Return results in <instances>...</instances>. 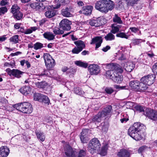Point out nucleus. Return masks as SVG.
<instances>
[{"instance_id": "obj_37", "label": "nucleus", "mask_w": 157, "mask_h": 157, "mask_svg": "<svg viewBox=\"0 0 157 157\" xmlns=\"http://www.w3.org/2000/svg\"><path fill=\"white\" fill-rule=\"evenodd\" d=\"M60 29V28L56 27L53 29V32L55 35H61L64 33L63 30H62Z\"/></svg>"}, {"instance_id": "obj_26", "label": "nucleus", "mask_w": 157, "mask_h": 157, "mask_svg": "<svg viewBox=\"0 0 157 157\" xmlns=\"http://www.w3.org/2000/svg\"><path fill=\"white\" fill-rule=\"evenodd\" d=\"M30 7L36 10H38L43 6V4L41 2H35L30 4Z\"/></svg>"}, {"instance_id": "obj_19", "label": "nucleus", "mask_w": 157, "mask_h": 157, "mask_svg": "<svg viewBox=\"0 0 157 157\" xmlns=\"http://www.w3.org/2000/svg\"><path fill=\"white\" fill-rule=\"evenodd\" d=\"M102 42V37L101 36H97L92 39L90 44H93L97 42L96 44L95 48L97 49L101 46Z\"/></svg>"}, {"instance_id": "obj_54", "label": "nucleus", "mask_w": 157, "mask_h": 157, "mask_svg": "<svg viewBox=\"0 0 157 157\" xmlns=\"http://www.w3.org/2000/svg\"><path fill=\"white\" fill-rule=\"evenodd\" d=\"M147 147L146 146H143L140 147L138 150V152L139 153H141L145 150L147 148Z\"/></svg>"}, {"instance_id": "obj_15", "label": "nucleus", "mask_w": 157, "mask_h": 157, "mask_svg": "<svg viewBox=\"0 0 157 157\" xmlns=\"http://www.w3.org/2000/svg\"><path fill=\"white\" fill-rule=\"evenodd\" d=\"M104 19L100 18L93 19L89 20L88 23L91 26L98 27L103 25L105 23L103 22Z\"/></svg>"}, {"instance_id": "obj_28", "label": "nucleus", "mask_w": 157, "mask_h": 157, "mask_svg": "<svg viewBox=\"0 0 157 157\" xmlns=\"http://www.w3.org/2000/svg\"><path fill=\"white\" fill-rule=\"evenodd\" d=\"M44 37L49 40H53L55 38V36L50 32H47L44 33L43 34Z\"/></svg>"}, {"instance_id": "obj_59", "label": "nucleus", "mask_w": 157, "mask_h": 157, "mask_svg": "<svg viewBox=\"0 0 157 157\" xmlns=\"http://www.w3.org/2000/svg\"><path fill=\"white\" fill-rule=\"evenodd\" d=\"M129 29L132 32L134 33H136L139 30V29L135 27H130Z\"/></svg>"}, {"instance_id": "obj_9", "label": "nucleus", "mask_w": 157, "mask_h": 157, "mask_svg": "<svg viewBox=\"0 0 157 157\" xmlns=\"http://www.w3.org/2000/svg\"><path fill=\"white\" fill-rule=\"evenodd\" d=\"M156 78L155 75L154 74L148 75L141 78L140 81L144 84L150 86L153 83Z\"/></svg>"}, {"instance_id": "obj_5", "label": "nucleus", "mask_w": 157, "mask_h": 157, "mask_svg": "<svg viewBox=\"0 0 157 157\" xmlns=\"http://www.w3.org/2000/svg\"><path fill=\"white\" fill-rule=\"evenodd\" d=\"M129 85L131 89L136 90L138 91H144L147 90L148 87L141 82L133 80L130 81Z\"/></svg>"}, {"instance_id": "obj_23", "label": "nucleus", "mask_w": 157, "mask_h": 157, "mask_svg": "<svg viewBox=\"0 0 157 157\" xmlns=\"http://www.w3.org/2000/svg\"><path fill=\"white\" fill-rule=\"evenodd\" d=\"M93 9V7L91 6H86L83 7L81 11L83 14L89 15L91 13Z\"/></svg>"}, {"instance_id": "obj_61", "label": "nucleus", "mask_w": 157, "mask_h": 157, "mask_svg": "<svg viewBox=\"0 0 157 157\" xmlns=\"http://www.w3.org/2000/svg\"><path fill=\"white\" fill-rule=\"evenodd\" d=\"M7 0H2L0 2V5L2 6H4L7 4Z\"/></svg>"}, {"instance_id": "obj_52", "label": "nucleus", "mask_w": 157, "mask_h": 157, "mask_svg": "<svg viewBox=\"0 0 157 157\" xmlns=\"http://www.w3.org/2000/svg\"><path fill=\"white\" fill-rule=\"evenodd\" d=\"M49 72L48 71L45 70L41 74H38L37 75H38L40 77L44 76H49Z\"/></svg>"}, {"instance_id": "obj_43", "label": "nucleus", "mask_w": 157, "mask_h": 157, "mask_svg": "<svg viewBox=\"0 0 157 157\" xmlns=\"http://www.w3.org/2000/svg\"><path fill=\"white\" fill-rule=\"evenodd\" d=\"M135 109L139 111L140 112H144V107L143 106L139 105H137L134 107Z\"/></svg>"}, {"instance_id": "obj_48", "label": "nucleus", "mask_w": 157, "mask_h": 157, "mask_svg": "<svg viewBox=\"0 0 157 157\" xmlns=\"http://www.w3.org/2000/svg\"><path fill=\"white\" fill-rule=\"evenodd\" d=\"M8 10L6 7H2L0 8V16L4 15L7 12Z\"/></svg>"}, {"instance_id": "obj_46", "label": "nucleus", "mask_w": 157, "mask_h": 157, "mask_svg": "<svg viewBox=\"0 0 157 157\" xmlns=\"http://www.w3.org/2000/svg\"><path fill=\"white\" fill-rule=\"evenodd\" d=\"M43 47V44L38 42H36L34 45V48L36 50L40 49Z\"/></svg>"}, {"instance_id": "obj_64", "label": "nucleus", "mask_w": 157, "mask_h": 157, "mask_svg": "<svg viewBox=\"0 0 157 157\" xmlns=\"http://www.w3.org/2000/svg\"><path fill=\"white\" fill-rule=\"evenodd\" d=\"M89 52L87 51L84 50L81 52V54L83 56L88 55L89 54Z\"/></svg>"}, {"instance_id": "obj_25", "label": "nucleus", "mask_w": 157, "mask_h": 157, "mask_svg": "<svg viewBox=\"0 0 157 157\" xmlns=\"http://www.w3.org/2000/svg\"><path fill=\"white\" fill-rule=\"evenodd\" d=\"M61 14L63 16L66 17H71L72 16V14L70 12V10L67 7L62 10Z\"/></svg>"}, {"instance_id": "obj_42", "label": "nucleus", "mask_w": 157, "mask_h": 157, "mask_svg": "<svg viewBox=\"0 0 157 157\" xmlns=\"http://www.w3.org/2000/svg\"><path fill=\"white\" fill-rule=\"evenodd\" d=\"M36 86L38 88H44L47 85V83L45 82H36L35 83Z\"/></svg>"}, {"instance_id": "obj_40", "label": "nucleus", "mask_w": 157, "mask_h": 157, "mask_svg": "<svg viewBox=\"0 0 157 157\" xmlns=\"http://www.w3.org/2000/svg\"><path fill=\"white\" fill-rule=\"evenodd\" d=\"M113 21L115 23L119 24H122L123 22L121 20V18L119 17H118L117 15L115 14L114 17L113 18Z\"/></svg>"}, {"instance_id": "obj_58", "label": "nucleus", "mask_w": 157, "mask_h": 157, "mask_svg": "<svg viewBox=\"0 0 157 157\" xmlns=\"http://www.w3.org/2000/svg\"><path fill=\"white\" fill-rule=\"evenodd\" d=\"M0 102L3 104H6L7 102V100L3 97H0Z\"/></svg>"}, {"instance_id": "obj_50", "label": "nucleus", "mask_w": 157, "mask_h": 157, "mask_svg": "<svg viewBox=\"0 0 157 157\" xmlns=\"http://www.w3.org/2000/svg\"><path fill=\"white\" fill-rule=\"evenodd\" d=\"M105 91L108 94H111L113 92V89L111 87H107L105 88Z\"/></svg>"}, {"instance_id": "obj_55", "label": "nucleus", "mask_w": 157, "mask_h": 157, "mask_svg": "<svg viewBox=\"0 0 157 157\" xmlns=\"http://www.w3.org/2000/svg\"><path fill=\"white\" fill-rule=\"evenodd\" d=\"M142 40L140 39H134L132 40V43L134 45L138 44L142 41Z\"/></svg>"}, {"instance_id": "obj_11", "label": "nucleus", "mask_w": 157, "mask_h": 157, "mask_svg": "<svg viewBox=\"0 0 157 157\" xmlns=\"http://www.w3.org/2000/svg\"><path fill=\"white\" fill-rule=\"evenodd\" d=\"M6 71L10 76H13L17 78H20L21 75L24 73V72L19 70L15 69L11 70L10 68H7L6 70Z\"/></svg>"}, {"instance_id": "obj_10", "label": "nucleus", "mask_w": 157, "mask_h": 157, "mask_svg": "<svg viewBox=\"0 0 157 157\" xmlns=\"http://www.w3.org/2000/svg\"><path fill=\"white\" fill-rule=\"evenodd\" d=\"M74 44L77 47H75L72 50V52L73 54L79 53L86 46L84 42L81 40L75 41Z\"/></svg>"}, {"instance_id": "obj_17", "label": "nucleus", "mask_w": 157, "mask_h": 157, "mask_svg": "<svg viewBox=\"0 0 157 157\" xmlns=\"http://www.w3.org/2000/svg\"><path fill=\"white\" fill-rule=\"evenodd\" d=\"M80 139L82 142L83 143H87L89 140L88 137V129H83L81 133Z\"/></svg>"}, {"instance_id": "obj_22", "label": "nucleus", "mask_w": 157, "mask_h": 157, "mask_svg": "<svg viewBox=\"0 0 157 157\" xmlns=\"http://www.w3.org/2000/svg\"><path fill=\"white\" fill-rule=\"evenodd\" d=\"M9 153V149L7 146H2L0 148V155L2 157H7Z\"/></svg>"}, {"instance_id": "obj_12", "label": "nucleus", "mask_w": 157, "mask_h": 157, "mask_svg": "<svg viewBox=\"0 0 157 157\" xmlns=\"http://www.w3.org/2000/svg\"><path fill=\"white\" fill-rule=\"evenodd\" d=\"M145 115L149 119L154 121H157V112L150 108H147L145 110Z\"/></svg>"}, {"instance_id": "obj_24", "label": "nucleus", "mask_w": 157, "mask_h": 157, "mask_svg": "<svg viewBox=\"0 0 157 157\" xmlns=\"http://www.w3.org/2000/svg\"><path fill=\"white\" fill-rule=\"evenodd\" d=\"M19 90L21 93L26 95L30 93L31 89L29 86H25L19 89Z\"/></svg>"}, {"instance_id": "obj_2", "label": "nucleus", "mask_w": 157, "mask_h": 157, "mask_svg": "<svg viewBox=\"0 0 157 157\" xmlns=\"http://www.w3.org/2000/svg\"><path fill=\"white\" fill-rule=\"evenodd\" d=\"M146 127L140 122L134 123L133 126L130 127L128 130V134L133 139L139 141L145 136Z\"/></svg>"}, {"instance_id": "obj_45", "label": "nucleus", "mask_w": 157, "mask_h": 157, "mask_svg": "<svg viewBox=\"0 0 157 157\" xmlns=\"http://www.w3.org/2000/svg\"><path fill=\"white\" fill-rule=\"evenodd\" d=\"M74 91L76 94L80 95L83 94L84 93L81 88L78 87H76L74 88Z\"/></svg>"}, {"instance_id": "obj_60", "label": "nucleus", "mask_w": 157, "mask_h": 157, "mask_svg": "<svg viewBox=\"0 0 157 157\" xmlns=\"http://www.w3.org/2000/svg\"><path fill=\"white\" fill-rule=\"evenodd\" d=\"M21 25V23H16L14 26V28L15 29H19Z\"/></svg>"}, {"instance_id": "obj_1", "label": "nucleus", "mask_w": 157, "mask_h": 157, "mask_svg": "<svg viewBox=\"0 0 157 157\" xmlns=\"http://www.w3.org/2000/svg\"><path fill=\"white\" fill-rule=\"evenodd\" d=\"M104 65L105 66L106 69L110 70L106 72V77L115 82L120 83L123 80V76L119 75L120 72L122 71L120 66L113 63H106Z\"/></svg>"}, {"instance_id": "obj_41", "label": "nucleus", "mask_w": 157, "mask_h": 157, "mask_svg": "<svg viewBox=\"0 0 157 157\" xmlns=\"http://www.w3.org/2000/svg\"><path fill=\"white\" fill-rule=\"evenodd\" d=\"M140 0H126L127 5L128 6H133L134 5L137 4Z\"/></svg>"}, {"instance_id": "obj_39", "label": "nucleus", "mask_w": 157, "mask_h": 157, "mask_svg": "<svg viewBox=\"0 0 157 157\" xmlns=\"http://www.w3.org/2000/svg\"><path fill=\"white\" fill-rule=\"evenodd\" d=\"M108 149V145H105L101 148L100 152V155L103 156L105 155L106 154Z\"/></svg>"}, {"instance_id": "obj_6", "label": "nucleus", "mask_w": 157, "mask_h": 157, "mask_svg": "<svg viewBox=\"0 0 157 157\" xmlns=\"http://www.w3.org/2000/svg\"><path fill=\"white\" fill-rule=\"evenodd\" d=\"M101 146L99 140L96 138L92 139L89 143L88 149L90 153H93L94 151L98 150Z\"/></svg>"}, {"instance_id": "obj_51", "label": "nucleus", "mask_w": 157, "mask_h": 157, "mask_svg": "<svg viewBox=\"0 0 157 157\" xmlns=\"http://www.w3.org/2000/svg\"><path fill=\"white\" fill-rule=\"evenodd\" d=\"M76 72V69L74 68L70 67L68 68L67 72H66L67 74H70V75H73Z\"/></svg>"}, {"instance_id": "obj_16", "label": "nucleus", "mask_w": 157, "mask_h": 157, "mask_svg": "<svg viewBox=\"0 0 157 157\" xmlns=\"http://www.w3.org/2000/svg\"><path fill=\"white\" fill-rule=\"evenodd\" d=\"M88 69L91 75H97L100 71L99 67L96 64L90 65L88 67Z\"/></svg>"}, {"instance_id": "obj_20", "label": "nucleus", "mask_w": 157, "mask_h": 157, "mask_svg": "<svg viewBox=\"0 0 157 157\" xmlns=\"http://www.w3.org/2000/svg\"><path fill=\"white\" fill-rule=\"evenodd\" d=\"M20 29L19 32L24 33L25 34H28L32 33L33 31H35L37 29V28L36 26L32 27L25 30L24 28L21 27H20Z\"/></svg>"}, {"instance_id": "obj_44", "label": "nucleus", "mask_w": 157, "mask_h": 157, "mask_svg": "<svg viewBox=\"0 0 157 157\" xmlns=\"http://www.w3.org/2000/svg\"><path fill=\"white\" fill-rule=\"evenodd\" d=\"M41 100V102H43L44 103L48 105L50 103V101L48 98L46 96L43 94Z\"/></svg>"}, {"instance_id": "obj_18", "label": "nucleus", "mask_w": 157, "mask_h": 157, "mask_svg": "<svg viewBox=\"0 0 157 157\" xmlns=\"http://www.w3.org/2000/svg\"><path fill=\"white\" fill-rule=\"evenodd\" d=\"M117 157H130V151L125 149H120L117 154Z\"/></svg>"}, {"instance_id": "obj_62", "label": "nucleus", "mask_w": 157, "mask_h": 157, "mask_svg": "<svg viewBox=\"0 0 157 157\" xmlns=\"http://www.w3.org/2000/svg\"><path fill=\"white\" fill-rule=\"evenodd\" d=\"M110 47L109 46H107L105 47H104L102 49V50L104 52H106L108 50L110 49Z\"/></svg>"}, {"instance_id": "obj_8", "label": "nucleus", "mask_w": 157, "mask_h": 157, "mask_svg": "<svg viewBox=\"0 0 157 157\" xmlns=\"http://www.w3.org/2000/svg\"><path fill=\"white\" fill-rule=\"evenodd\" d=\"M64 149L65 157H77V152L76 149L72 148L70 145H65Z\"/></svg>"}, {"instance_id": "obj_7", "label": "nucleus", "mask_w": 157, "mask_h": 157, "mask_svg": "<svg viewBox=\"0 0 157 157\" xmlns=\"http://www.w3.org/2000/svg\"><path fill=\"white\" fill-rule=\"evenodd\" d=\"M43 56L46 66L48 69L49 70L52 69L56 64L55 60L52 58L49 54L48 53H44Z\"/></svg>"}, {"instance_id": "obj_14", "label": "nucleus", "mask_w": 157, "mask_h": 157, "mask_svg": "<svg viewBox=\"0 0 157 157\" xmlns=\"http://www.w3.org/2000/svg\"><path fill=\"white\" fill-rule=\"evenodd\" d=\"M49 7H51L49 6H44V8L45 9L46 8H48V10L46 11L44 14L46 17L48 18H50L55 16L57 13V10L54 9H50Z\"/></svg>"}, {"instance_id": "obj_38", "label": "nucleus", "mask_w": 157, "mask_h": 157, "mask_svg": "<svg viewBox=\"0 0 157 157\" xmlns=\"http://www.w3.org/2000/svg\"><path fill=\"white\" fill-rule=\"evenodd\" d=\"M19 36L18 35H15L12 36L10 39V42H13L14 44H16L18 42Z\"/></svg>"}, {"instance_id": "obj_56", "label": "nucleus", "mask_w": 157, "mask_h": 157, "mask_svg": "<svg viewBox=\"0 0 157 157\" xmlns=\"http://www.w3.org/2000/svg\"><path fill=\"white\" fill-rule=\"evenodd\" d=\"M118 59L120 60H124L126 59L124 55L122 53L118 54Z\"/></svg>"}, {"instance_id": "obj_47", "label": "nucleus", "mask_w": 157, "mask_h": 157, "mask_svg": "<svg viewBox=\"0 0 157 157\" xmlns=\"http://www.w3.org/2000/svg\"><path fill=\"white\" fill-rule=\"evenodd\" d=\"M116 36L121 38H125L128 39V36L125 33L120 32L116 34Z\"/></svg>"}, {"instance_id": "obj_33", "label": "nucleus", "mask_w": 157, "mask_h": 157, "mask_svg": "<svg viewBox=\"0 0 157 157\" xmlns=\"http://www.w3.org/2000/svg\"><path fill=\"white\" fill-rule=\"evenodd\" d=\"M22 13L20 11L13 14V18L17 20H19L21 19L23 17Z\"/></svg>"}, {"instance_id": "obj_49", "label": "nucleus", "mask_w": 157, "mask_h": 157, "mask_svg": "<svg viewBox=\"0 0 157 157\" xmlns=\"http://www.w3.org/2000/svg\"><path fill=\"white\" fill-rule=\"evenodd\" d=\"M86 155V150H81L79 151L77 157H85Z\"/></svg>"}, {"instance_id": "obj_30", "label": "nucleus", "mask_w": 157, "mask_h": 157, "mask_svg": "<svg viewBox=\"0 0 157 157\" xmlns=\"http://www.w3.org/2000/svg\"><path fill=\"white\" fill-rule=\"evenodd\" d=\"M75 64L77 66L85 68H86L88 66V64L87 63H84L81 60L75 61Z\"/></svg>"}, {"instance_id": "obj_3", "label": "nucleus", "mask_w": 157, "mask_h": 157, "mask_svg": "<svg viewBox=\"0 0 157 157\" xmlns=\"http://www.w3.org/2000/svg\"><path fill=\"white\" fill-rule=\"evenodd\" d=\"M114 3L111 0H99L95 4V9L102 13L106 14L114 8Z\"/></svg>"}, {"instance_id": "obj_32", "label": "nucleus", "mask_w": 157, "mask_h": 157, "mask_svg": "<svg viewBox=\"0 0 157 157\" xmlns=\"http://www.w3.org/2000/svg\"><path fill=\"white\" fill-rule=\"evenodd\" d=\"M20 8L17 4H14L12 6L11 8L10 12L13 14L17 12L20 11Z\"/></svg>"}, {"instance_id": "obj_13", "label": "nucleus", "mask_w": 157, "mask_h": 157, "mask_svg": "<svg viewBox=\"0 0 157 157\" xmlns=\"http://www.w3.org/2000/svg\"><path fill=\"white\" fill-rule=\"evenodd\" d=\"M71 22L67 19H63L59 24L60 28L63 30L68 31L71 29Z\"/></svg>"}, {"instance_id": "obj_36", "label": "nucleus", "mask_w": 157, "mask_h": 157, "mask_svg": "<svg viewBox=\"0 0 157 157\" xmlns=\"http://www.w3.org/2000/svg\"><path fill=\"white\" fill-rule=\"evenodd\" d=\"M37 138L41 141H43L45 139V136L43 132H36V133Z\"/></svg>"}, {"instance_id": "obj_57", "label": "nucleus", "mask_w": 157, "mask_h": 157, "mask_svg": "<svg viewBox=\"0 0 157 157\" xmlns=\"http://www.w3.org/2000/svg\"><path fill=\"white\" fill-rule=\"evenodd\" d=\"M152 70L154 73L156 74L157 75V63H155L153 65Z\"/></svg>"}, {"instance_id": "obj_27", "label": "nucleus", "mask_w": 157, "mask_h": 157, "mask_svg": "<svg viewBox=\"0 0 157 157\" xmlns=\"http://www.w3.org/2000/svg\"><path fill=\"white\" fill-rule=\"evenodd\" d=\"M69 2V0H58L57 3L55 7V9L59 8L61 5H64L66 4Z\"/></svg>"}, {"instance_id": "obj_35", "label": "nucleus", "mask_w": 157, "mask_h": 157, "mask_svg": "<svg viewBox=\"0 0 157 157\" xmlns=\"http://www.w3.org/2000/svg\"><path fill=\"white\" fill-rule=\"evenodd\" d=\"M115 36L112 33H109L105 36L104 38L106 41H112L114 40Z\"/></svg>"}, {"instance_id": "obj_34", "label": "nucleus", "mask_w": 157, "mask_h": 157, "mask_svg": "<svg viewBox=\"0 0 157 157\" xmlns=\"http://www.w3.org/2000/svg\"><path fill=\"white\" fill-rule=\"evenodd\" d=\"M43 95V94L40 93H35L34 94V99L35 101L41 102V101H42L41 99Z\"/></svg>"}, {"instance_id": "obj_53", "label": "nucleus", "mask_w": 157, "mask_h": 157, "mask_svg": "<svg viewBox=\"0 0 157 157\" xmlns=\"http://www.w3.org/2000/svg\"><path fill=\"white\" fill-rule=\"evenodd\" d=\"M119 30V27L118 26H113L112 27V30L111 31V32L115 34L116 33L118 32Z\"/></svg>"}, {"instance_id": "obj_21", "label": "nucleus", "mask_w": 157, "mask_h": 157, "mask_svg": "<svg viewBox=\"0 0 157 157\" xmlns=\"http://www.w3.org/2000/svg\"><path fill=\"white\" fill-rule=\"evenodd\" d=\"M112 107V106L108 105L104 108L102 111L100 112L103 117L111 115Z\"/></svg>"}, {"instance_id": "obj_63", "label": "nucleus", "mask_w": 157, "mask_h": 157, "mask_svg": "<svg viewBox=\"0 0 157 157\" xmlns=\"http://www.w3.org/2000/svg\"><path fill=\"white\" fill-rule=\"evenodd\" d=\"M21 53V52H17L15 53H12L10 55L12 56H17L19 54H20Z\"/></svg>"}, {"instance_id": "obj_4", "label": "nucleus", "mask_w": 157, "mask_h": 157, "mask_svg": "<svg viewBox=\"0 0 157 157\" xmlns=\"http://www.w3.org/2000/svg\"><path fill=\"white\" fill-rule=\"evenodd\" d=\"M13 106L17 110L25 113L30 114L33 110L32 105L28 102L16 104L13 105Z\"/></svg>"}, {"instance_id": "obj_31", "label": "nucleus", "mask_w": 157, "mask_h": 157, "mask_svg": "<svg viewBox=\"0 0 157 157\" xmlns=\"http://www.w3.org/2000/svg\"><path fill=\"white\" fill-rule=\"evenodd\" d=\"M135 66V64L134 63L130 62L128 63V65L126 67L125 69L126 71L130 72L134 69Z\"/></svg>"}, {"instance_id": "obj_29", "label": "nucleus", "mask_w": 157, "mask_h": 157, "mask_svg": "<svg viewBox=\"0 0 157 157\" xmlns=\"http://www.w3.org/2000/svg\"><path fill=\"white\" fill-rule=\"evenodd\" d=\"M103 117L99 112L92 119V121L94 122H100L101 121V118Z\"/></svg>"}]
</instances>
